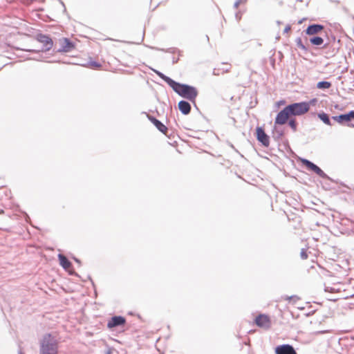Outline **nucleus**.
<instances>
[{"mask_svg": "<svg viewBox=\"0 0 354 354\" xmlns=\"http://www.w3.org/2000/svg\"><path fill=\"white\" fill-rule=\"evenodd\" d=\"M156 73L164 81H165L180 96L194 102L198 91L196 88L186 84H181L176 82L169 77L165 75L160 72L155 71Z\"/></svg>", "mask_w": 354, "mask_h": 354, "instance_id": "1", "label": "nucleus"}, {"mask_svg": "<svg viewBox=\"0 0 354 354\" xmlns=\"http://www.w3.org/2000/svg\"><path fill=\"white\" fill-rule=\"evenodd\" d=\"M58 344L50 334L44 336L40 346L39 354H57Z\"/></svg>", "mask_w": 354, "mask_h": 354, "instance_id": "2", "label": "nucleus"}, {"mask_svg": "<svg viewBox=\"0 0 354 354\" xmlns=\"http://www.w3.org/2000/svg\"><path fill=\"white\" fill-rule=\"evenodd\" d=\"M311 102L294 103L287 106L291 115H301L306 113L310 106Z\"/></svg>", "mask_w": 354, "mask_h": 354, "instance_id": "3", "label": "nucleus"}, {"mask_svg": "<svg viewBox=\"0 0 354 354\" xmlns=\"http://www.w3.org/2000/svg\"><path fill=\"white\" fill-rule=\"evenodd\" d=\"M254 322L257 326L264 329H269L271 326V319L268 315L265 314L259 315Z\"/></svg>", "mask_w": 354, "mask_h": 354, "instance_id": "4", "label": "nucleus"}, {"mask_svg": "<svg viewBox=\"0 0 354 354\" xmlns=\"http://www.w3.org/2000/svg\"><path fill=\"white\" fill-rule=\"evenodd\" d=\"M301 162L304 166H305L308 170L313 171L316 174L322 178H326V174L316 165L311 162L310 161L306 159H301Z\"/></svg>", "mask_w": 354, "mask_h": 354, "instance_id": "5", "label": "nucleus"}, {"mask_svg": "<svg viewBox=\"0 0 354 354\" xmlns=\"http://www.w3.org/2000/svg\"><path fill=\"white\" fill-rule=\"evenodd\" d=\"M291 116V114L288 109L287 106H286L283 110H281L277 115L275 118V124H284L288 121L289 118Z\"/></svg>", "mask_w": 354, "mask_h": 354, "instance_id": "6", "label": "nucleus"}, {"mask_svg": "<svg viewBox=\"0 0 354 354\" xmlns=\"http://www.w3.org/2000/svg\"><path fill=\"white\" fill-rule=\"evenodd\" d=\"M256 135L257 140L262 143L265 147H268L270 145V139L268 136L265 133L264 130L261 127H257Z\"/></svg>", "mask_w": 354, "mask_h": 354, "instance_id": "7", "label": "nucleus"}, {"mask_svg": "<svg viewBox=\"0 0 354 354\" xmlns=\"http://www.w3.org/2000/svg\"><path fill=\"white\" fill-rule=\"evenodd\" d=\"M232 69V66L228 63H221L217 65L216 68H214V74L215 75H221L225 73H230Z\"/></svg>", "mask_w": 354, "mask_h": 354, "instance_id": "8", "label": "nucleus"}, {"mask_svg": "<svg viewBox=\"0 0 354 354\" xmlns=\"http://www.w3.org/2000/svg\"><path fill=\"white\" fill-rule=\"evenodd\" d=\"M275 354H297L294 348L289 344H283L275 348Z\"/></svg>", "mask_w": 354, "mask_h": 354, "instance_id": "9", "label": "nucleus"}, {"mask_svg": "<svg viewBox=\"0 0 354 354\" xmlns=\"http://www.w3.org/2000/svg\"><path fill=\"white\" fill-rule=\"evenodd\" d=\"M126 323V319L122 316L113 317L107 323L109 328H113L119 326H124Z\"/></svg>", "mask_w": 354, "mask_h": 354, "instance_id": "10", "label": "nucleus"}, {"mask_svg": "<svg viewBox=\"0 0 354 354\" xmlns=\"http://www.w3.org/2000/svg\"><path fill=\"white\" fill-rule=\"evenodd\" d=\"M333 119L339 124L350 122L354 119V111H351L346 114H342L337 116H333Z\"/></svg>", "mask_w": 354, "mask_h": 354, "instance_id": "11", "label": "nucleus"}, {"mask_svg": "<svg viewBox=\"0 0 354 354\" xmlns=\"http://www.w3.org/2000/svg\"><path fill=\"white\" fill-rule=\"evenodd\" d=\"M147 118L160 132L167 134L168 129L165 124L151 115H148Z\"/></svg>", "mask_w": 354, "mask_h": 354, "instance_id": "12", "label": "nucleus"}, {"mask_svg": "<svg viewBox=\"0 0 354 354\" xmlns=\"http://www.w3.org/2000/svg\"><path fill=\"white\" fill-rule=\"evenodd\" d=\"M59 42L63 52H70L75 48V45L68 39L64 38Z\"/></svg>", "mask_w": 354, "mask_h": 354, "instance_id": "13", "label": "nucleus"}, {"mask_svg": "<svg viewBox=\"0 0 354 354\" xmlns=\"http://www.w3.org/2000/svg\"><path fill=\"white\" fill-rule=\"evenodd\" d=\"M324 30V26L319 24H313L309 26L306 30V33L308 35H314L319 33Z\"/></svg>", "mask_w": 354, "mask_h": 354, "instance_id": "14", "label": "nucleus"}, {"mask_svg": "<svg viewBox=\"0 0 354 354\" xmlns=\"http://www.w3.org/2000/svg\"><path fill=\"white\" fill-rule=\"evenodd\" d=\"M179 110L182 112V113L187 115L191 111L190 104L186 101H180L178 103Z\"/></svg>", "mask_w": 354, "mask_h": 354, "instance_id": "15", "label": "nucleus"}, {"mask_svg": "<svg viewBox=\"0 0 354 354\" xmlns=\"http://www.w3.org/2000/svg\"><path fill=\"white\" fill-rule=\"evenodd\" d=\"M58 258L59 260L60 265L66 270L71 268V263L68 259L63 254H59Z\"/></svg>", "mask_w": 354, "mask_h": 354, "instance_id": "16", "label": "nucleus"}, {"mask_svg": "<svg viewBox=\"0 0 354 354\" xmlns=\"http://www.w3.org/2000/svg\"><path fill=\"white\" fill-rule=\"evenodd\" d=\"M86 66L92 69H100L102 68V64L95 60L90 59Z\"/></svg>", "mask_w": 354, "mask_h": 354, "instance_id": "17", "label": "nucleus"}, {"mask_svg": "<svg viewBox=\"0 0 354 354\" xmlns=\"http://www.w3.org/2000/svg\"><path fill=\"white\" fill-rule=\"evenodd\" d=\"M37 39L40 42L44 43L46 46H51V44H52L51 39L49 38L48 37L46 36V35H39L37 37Z\"/></svg>", "mask_w": 354, "mask_h": 354, "instance_id": "18", "label": "nucleus"}, {"mask_svg": "<svg viewBox=\"0 0 354 354\" xmlns=\"http://www.w3.org/2000/svg\"><path fill=\"white\" fill-rule=\"evenodd\" d=\"M310 42L315 46H321L324 43V39L320 37H313L310 39Z\"/></svg>", "mask_w": 354, "mask_h": 354, "instance_id": "19", "label": "nucleus"}, {"mask_svg": "<svg viewBox=\"0 0 354 354\" xmlns=\"http://www.w3.org/2000/svg\"><path fill=\"white\" fill-rule=\"evenodd\" d=\"M331 86V83L329 82H319L317 84V87L319 89H327Z\"/></svg>", "mask_w": 354, "mask_h": 354, "instance_id": "20", "label": "nucleus"}, {"mask_svg": "<svg viewBox=\"0 0 354 354\" xmlns=\"http://www.w3.org/2000/svg\"><path fill=\"white\" fill-rule=\"evenodd\" d=\"M319 118L326 124L330 125V121L326 113H322L319 114Z\"/></svg>", "mask_w": 354, "mask_h": 354, "instance_id": "21", "label": "nucleus"}, {"mask_svg": "<svg viewBox=\"0 0 354 354\" xmlns=\"http://www.w3.org/2000/svg\"><path fill=\"white\" fill-rule=\"evenodd\" d=\"M288 124L293 131H295L297 130V122L295 119H290L288 122Z\"/></svg>", "mask_w": 354, "mask_h": 354, "instance_id": "22", "label": "nucleus"}, {"mask_svg": "<svg viewBox=\"0 0 354 354\" xmlns=\"http://www.w3.org/2000/svg\"><path fill=\"white\" fill-rule=\"evenodd\" d=\"M300 256L302 259H306L308 257L306 250L302 249L300 252Z\"/></svg>", "mask_w": 354, "mask_h": 354, "instance_id": "23", "label": "nucleus"}, {"mask_svg": "<svg viewBox=\"0 0 354 354\" xmlns=\"http://www.w3.org/2000/svg\"><path fill=\"white\" fill-rule=\"evenodd\" d=\"M297 44H298V46H299V47H301V48H303V49H304V48H305L304 46L301 44V39H298Z\"/></svg>", "mask_w": 354, "mask_h": 354, "instance_id": "24", "label": "nucleus"}, {"mask_svg": "<svg viewBox=\"0 0 354 354\" xmlns=\"http://www.w3.org/2000/svg\"><path fill=\"white\" fill-rule=\"evenodd\" d=\"M290 29H291L290 26H287L285 28L284 31H285L286 32H288L290 30Z\"/></svg>", "mask_w": 354, "mask_h": 354, "instance_id": "25", "label": "nucleus"}, {"mask_svg": "<svg viewBox=\"0 0 354 354\" xmlns=\"http://www.w3.org/2000/svg\"><path fill=\"white\" fill-rule=\"evenodd\" d=\"M293 299V297H286V300H291V299Z\"/></svg>", "mask_w": 354, "mask_h": 354, "instance_id": "26", "label": "nucleus"}, {"mask_svg": "<svg viewBox=\"0 0 354 354\" xmlns=\"http://www.w3.org/2000/svg\"><path fill=\"white\" fill-rule=\"evenodd\" d=\"M19 354H24L23 353L20 352Z\"/></svg>", "mask_w": 354, "mask_h": 354, "instance_id": "27", "label": "nucleus"}]
</instances>
